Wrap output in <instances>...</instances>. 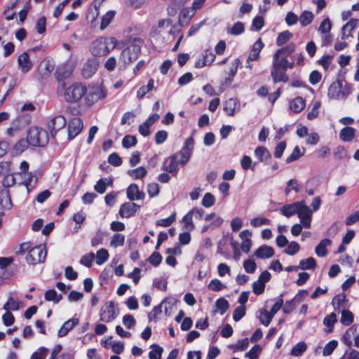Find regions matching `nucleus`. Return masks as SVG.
<instances>
[{"label": "nucleus", "mask_w": 359, "mask_h": 359, "mask_svg": "<svg viewBox=\"0 0 359 359\" xmlns=\"http://www.w3.org/2000/svg\"><path fill=\"white\" fill-rule=\"evenodd\" d=\"M55 64L51 59H44L39 66V73L42 77L49 76L54 70Z\"/></svg>", "instance_id": "obj_26"}, {"label": "nucleus", "mask_w": 359, "mask_h": 359, "mask_svg": "<svg viewBox=\"0 0 359 359\" xmlns=\"http://www.w3.org/2000/svg\"><path fill=\"white\" fill-rule=\"evenodd\" d=\"M274 250L272 247L263 245L259 247L254 253V255L259 259H269L273 256Z\"/></svg>", "instance_id": "obj_27"}, {"label": "nucleus", "mask_w": 359, "mask_h": 359, "mask_svg": "<svg viewBox=\"0 0 359 359\" xmlns=\"http://www.w3.org/2000/svg\"><path fill=\"white\" fill-rule=\"evenodd\" d=\"M118 45V41L113 36H100L94 40L90 46V52L95 57L108 55Z\"/></svg>", "instance_id": "obj_1"}, {"label": "nucleus", "mask_w": 359, "mask_h": 359, "mask_svg": "<svg viewBox=\"0 0 359 359\" xmlns=\"http://www.w3.org/2000/svg\"><path fill=\"white\" fill-rule=\"evenodd\" d=\"M245 30L244 24L241 22H237L233 25L232 27L226 29V33L230 35H240Z\"/></svg>", "instance_id": "obj_45"}, {"label": "nucleus", "mask_w": 359, "mask_h": 359, "mask_svg": "<svg viewBox=\"0 0 359 359\" xmlns=\"http://www.w3.org/2000/svg\"><path fill=\"white\" fill-rule=\"evenodd\" d=\"M241 165L245 170L251 169L252 171H254L255 169L256 163H253L252 165V158L249 156H244L241 160Z\"/></svg>", "instance_id": "obj_56"}, {"label": "nucleus", "mask_w": 359, "mask_h": 359, "mask_svg": "<svg viewBox=\"0 0 359 359\" xmlns=\"http://www.w3.org/2000/svg\"><path fill=\"white\" fill-rule=\"evenodd\" d=\"M264 44L262 41L261 39H258L252 45L250 52L248 55L249 60H257L259 58V53Z\"/></svg>", "instance_id": "obj_30"}, {"label": "nucleus", "mask_w": 359, "mask_h": 359, "mask_svg": "<svg viewBox=\"0 0 359 359\" xmlns=\"http://www.w3.org/2000/svg\"><path fill=\"white\" fill-rule=\"evenodd\" d=\"M299 205V201L286 204L280 208V212L283 215L288 218L297 214Z\"/></svg>", "instance_id": "obj_32"}, {"label": "nucleus", "mask_w": 359, "mask_h": 359, "mask_svg": "<svg viewBox=\"0 0 359 359\" xmlns=\"http://www.w3.org/2000/svg\"><path fill=\"white\" fill-rule=\"evenodd\" d=\"M109 257L108 251L104 248L98 250L95 255V259L97 265H102L105 263Z\"/></svg>", "instance_id": "obj_41"}, {"label": "nucleus", "mask_w": 359, "mask_h": 359, "mask_svg": "<svg viewBox=\"0 0 359 359\" xmlns=\"http://www.w3.org/2000/svg\"><path fill=\"white\" fill-rule=\"evenodd\" d=\"M355 329L353 327L348 328L341 337V341L348 347L352 346V337L355 334Z\"/></svg>", "instance_id": "obj_52"}, {"label": "nucleus", "mask_w": 359, "mask_h": 359, "mask_svg": "<svg viewBox=\"0 0 359 359\" xmlns=\"http://www.w3.org/2000/svg\"><path fill=\"white\" fill-rule=\"evenodd\" d=\"M99 65V61L97 59H88L81 69L82 76L86 79L91 78L97 71Z\"/></svg>", "instance_id": "obj_14"}, {"label": "nucleus", "mask_w": 359, "mask_h": 359, "mask_svg": "<svg viewBox=\"0 0 359 359\" xmlns=\"http://www.w3.org/2000/svg\"><path fill=\"white\" fill-rule=\"evenodd\" d=\"M48 352V348L41 346L32 354L30 359H45Z\"/></svg>", "instance_id": "obj_64"}, {"label": "nucleus", "mask_w": 359, "mask_h": 359, "mask_svg": "<svg viewBox=\"0 0 359 359\" xmlns=\"http://www.w3.org/2000/svg\"><path fill=\"white\" fill-rule=\"evenodd\" d=\"M354 320V316L352 312L348 310H342L340 322L342 325L348 326L350 325Z\"/></svg>", "instance_id": "obj_51"}, {"label": "nucleus", "mask_w": 359, "mask_h": 359, "mask_svg": "<svg viewBox=\"0 0 359 359\" xmlns=\"http://www.w3.org/2000/svg\"><path fill=\"white\" fill-rule=\"evenodd\" d=\"M194 144V140L192 137H189L185 140L182 149L174 155L179 163L184 165L189 160L192 154Z\"/></svg>", "instance_id": "obj_12"}, {"label": "nucleus", "mask_w": 359, "mask_h": 359, "mask_svg": "<svg viewBox=\"0 0 359 359\" xmlns=\"http://www.w3.org/2000/svg\"><path fill=\"white\" fill-rule=\"evenodd\" d=\"M255 156L260 161L268 160L270 157V153L264 147H258L255 150Z\"/></svg>", "instance_id": "obj_43"}, {"label": "nucleus", "mask_w": 359, "mask_h": 359, "mask_svg": "<svg viewBox=\"0 0 359 359\" xmlns=\"http://www.w3.org/2000/svg\"><path fill=\"white\" fill-rule=\"evenodd\" d=\"M118 311L113 302H108L102 307L100 313V320L105 323L113 321L118 316Z\"/></svg>", "instance_id": "obj_13"}, {"label": "nucleus", "mask_w": 359, "mask_h": 359, "mask_svg": "<svg viewBox=\"0 0 359 359\" xmlns=\"http://www.w3.org/2000/svg\"><path fill=\"white\" fill-rule=\"evenodd\" d=\"M29 142L26 138L20 139L18 140L13 147L11 149V154L13 156H18L24 152L29 146Z\"/></svg>", "instance_id": "obj_31"}, {"label": "nucleus", "mask_w": 359, "mask_h": 359, "mask_svg": "<svg viewBox=\"0 0 359 359\" xmlns=\"http://www.w3.org/2000/svg\"><path fill=\"white\" fill-rule=\"evenodd\" d=\"M44 298L48 302H53L54 304H57L62 299V294H57L55 290H48L45 292Z\"/></svg>", "instance_id": "obj_40"}, {"label": "nucleus", "mask_w": 359, "mask_h": 359, "mask_svg": "<svg viewBox=\"0 0 359 359\" xmlns=\"http://www.w3.org/2000/svg\"><path fill=\"white\" fill-rule=\"evenodd\" d=\"M137 138L134 135H126L122 140V146L124 148L128 149L137 144Z\"/></svg>", "instance_id": "obj_57"}, {"label": "nucleus", "mask_w": 359, "mask_h": 359, "mask_svg": "<svg viewBox=\"0 0 359 359\" xmlns=\"http://www.w3.org/2000/svg\"><path fill=\"white\" fill-rule=\"evenodd\" d=\"M305 153V149L302 148V151L299 147H295L291 154L286 158L287 163H291L297 160L299 157L303 156Z\"/></svg>", "instance_id": "obj_53"}, {"label": "nucleus", "mask_w": 359, "mask_h": 359, "mask_svg": "<svg viewBox=\"0 0 359 359\" xmlns=\"http://www.w3.org/2000/svg\"><path fill=\"white\" fill-rule=\"evenodd\" d=\"M147 173V169L143 166H140L135 169L128 170L127 175L133 180H140L144 178Z\"/></svg>", "instance_id": "obj_36"}, {"label": "nucleus", "mask_w": 359, "mask_h": 359, "mask_svg": "<svg viewBox=\"0 0 359 359\" xmlns=\"http://www.w3.org/2000/svg\"><path fill=\"white\" fill-rule=\"evenodd\" d=\"M331 244V241L328 238L323 239L316 247L315 253L318 257H323L327 253V247Z\"/></svg>", "instance_id": "obj_34"}, {"label": "nucleus", "mask_w": 359, "mask_h": 359, "mask_svg": "<svg viewBox=\"0 0 359 359\" xmlns=\"http://www.w3.org/2000/svg\"><path fill=\"white\" fill-rule=\"evenodd\" d=\"M79 323L78 318H72L66 320L57 331V337H63L66 336L71 330H72Z\"/></svg>", "instance_id": "obj_23"}, {"label": "nucleus", "mask_w": 359, "mask_h": 359, "mask_svg": "<svg viewBox=\"0 0 359 359\" xmlns=\"http://www.w3.org/2000/svg\"><path fill=\"white\" fill-rule=\"evenodd\" d=\"M26 138L30 146L42 147L46 146L49 140L47 131L39 126H32L27 131Z\"/></svg>", "instance_id": "obj_3"}, {"label": "nucleus", "mask_w": 359, "mask_h": 359, "mask_svg": "<svg viewBox=\"0 0 359 359\" xmlns=\"http://www.w3.org/2000/svg\"><path fill=\"white\" fill-rule=\"evenodd\" d=\"M83 128L82 120L76 117L71 120L68 126V137L69 140L74 139L77 136Z\"/></svg>", "instance_id": "obj_17"}, {"label": "nucleus", "mask_w": 359, "mask_h": 359, "mask_svg": "<svg viewBox=\"0 0 359 359\" xmlns=\"http://www.w3.org/2000/svg\"><path fill=\"white\" fill-rule=\"evenodd\" d=\"M297 215L304 228L309 229L311 227L313 211L306 205L305 201H299Z\"/></svg>", "instance_id": "obj_11"}, {"label": "nucleus", "mask_w": 359, "mask_h": 359, "mask_svg": "<svg viewBox=\"0 0 359 359\" xmlns=\"http://www.w3.org/2000/svg\"><path fill=\"white\" fill-rule=\"evenodd\" d=\"M30 122V118L24 115H19L13 118L6 130V135L14 137L25 128Z\"/></svg>", "instance_id": "obj_7"}, {"label": "nucleus", "mask_w": 359, "mask_h": 359, "mask_svg": "<svg viewBox=\"0 0 359 359\" xmlns=\"http://www.w3.org/2000/svg\"><path fill=\"white\" fill-rule=\"evenodd\" d=\"M126 240L125 235L122 233H115L111 238L109 245L111 248H116L124 245Z\"/></svg>", "instance_id": "obj_42"}, {"label": "nucleus", "mask_w": 359, "mask_h": 359, "mask_svg": "<svg viewBox=\"0 0 359 359\" xmlns=\"http://www.w3.org/2000/svg\"><path fill=\"white\" fill-rule=\"evenodd\" d=\"M126 195L128 199L130 201L143 200L145 197V194L139 189L136 184H131L128 187Z\"/></svg>", "instance_id": "obj_22"}, {"label": "nucleus", "mask_w": 359, "mask_h": 359, "mask_svg": "<svg viewBox=\"0 0 359 359\" xmlns=\"http://www.w3.org/2000/svg\"><path fill=\"white\" fill-rule=\"evenodd\" d=\"M239 109L240 103L234 98H229L224 102V111L228 116H233Z\"/></svg>", "instance_id": "obj_25"}, {"label": "nucleus", "mask_w": 359, "mask_h": 359, "mask_svg": "<svg viewBox=\"0 0 359 359\" xmlns=\"http://www.w3.org/2000/svg\"><path fill=\"white\" fill-rule=\"evenodd\" d=\"M273 65L277 64L278 66L286 69H292L294 67V62H290L285 55L275 53L273 57Z\"/></svg>", "instance_id": "obj_28"}, {"label": "nucleus", "mask_w": 359, "mask_h": 359, "mask_svg": "<svg viewBox=\"0 0 359 359\" xmlns=\"http://www.w3.org/2000/svg\"><path fill=\"white\" fill-rule=\"evenodd\" d=\"M205 211L200 208H194L189 210L182 219V222L184 224V229L188 231H192L195 229L194 219L201 220L203 218Z\"/></svg>", "instance_id": "obj_9"}, {"label": "nucleus", "mask_w": 359, "mask_h": 359, "mask_svg": "<svg viewBox=\"0 0 359 359\" xmlns=\"http://www.w3.org/2000/svg\"><path fill=\"white\" fill-rule=\"evenodd\" d=\"M262 351V347L256 344L248 352L245 354V358L249 359H257Z\"/></svg>", "instance_id": "obj_63"}, {"label": "nucleus", "mask_w": 359, "mask_h": 359, "mask_svg": "<svg viewBox=\"0 0 359 359\" xmlns=\"http://www.w3.org/2000/svg\"><path fill=\"white\" fill-rule=\"evenodd\" d=\"M290 109L294 113H300L306 107V100L302 97H297L290 102Z\"/></svg>", "instance_id": "obj_29"}, {"label": "nucleus", "mask_w": 359, "mask_h": 359, "mask_svg": "<svg viewBox=\"0 0 359 359\" xmlns=\"http://www.w3.org/2000/svg\"><path fill=\"white\" fill-rule=\"evenodd\" d=\"M215 306L221 315H223L229 309V302L224 298H219L215 302Z\"/></svg>", "instance_id": "obj_59"}, {"label": "nucleus", "mask_w": 359, "mask_h": 359, "mask_svg": "<svg viewBox=\"0 0 359 359\" xmlns=\"http://www.w3.org/2000/svg\"><path fill=\"white\" fill-rule=\"evenodd\" d=\"M11 205L8 192L6 190L0 191V206L4 209L8 210L11 208Z\"/></svg>", "instance_id": "obj_46"}, {"label": "nucleus", "mask_w": 359, "mask_h": 359, "mask_svg": "<svg viewBox=\"0 0 359 359\" xmlns=\"http://www.w3.org/2000/svg\"><path fill=\"white\" fill-rule=\"evenodd\" d=\"M314 15L312 12L304 11L299 18L300 24L303 27H306L311 24L313 20Z\"/></svg>", "instance_id": "obj_47"}, {"label": "nucleus", "mask_w": 359, "mask_h": 359, "mask_svg": "<svg viewBox=\"0 0 359 359\" xmlns=\"http://www.w3.org/2000/svg\"><path fill=\"white\" fill-rule=\"evenodd\" d=\"M256 317L259 320L260 323L265 327H267L271 323L273 318L269 311L266 309H260L256 313Z\"/></svg>", "instance_id": "obj_33"}, {"label": "nucleus", "mask_w": 359, "mask_h": 359, "mask_svg": "<svg viewBox=\"0 0 359 359\" xmlns=\"http://www.w3.org/2000/svg\"><path fill=\"white\" fill-rule=\"evenodd\" d=\"M316 266V262L314 258L309 257L300 260L299 263V269L301 270H310L313 269Z\"/></svg>", "instance_id": "obj_48"}, {"label": "nucleus", "mask_w": 359, "mask_h": 359, "mask_svg": "<svg viewBox=\"0 0 359 359\" xmlns=\"http://www.w3.org/2000/svg\"><path fill=\"white\" fill-rule=\"evenodd\" d=\"M351 93V87L346 82L338 81L332 83L328 88L330 98L340 100L346 99Z\"/></svg>", "instance_id": "obj_5"}, {"label": "nucleus", "mask_w": 359, "mask_h": 359, "mask_svg": "<svg viewBox=\"0 0 359 359\" xmlns=\"http://www.w3.org/2000/svg\"><path fill=\"white\" fill-rule=\"evenodd\" d=\"M287 69L278 66L277 64L273 65L271 69V76L274 83L278 82H287L288 81V76L286 74V70Z\"/></svg>", "instance_id": "obj_16"}, {"label": "nucleus", "mask_w": 359, "mask_h": 359, "mask_svg": "<svg viewBox=\"0 0 359 359\" xmlns=\"http://www.w3.org/2000/svg\"><path fill=\"white\" fill-rule=\"evenodd\" d=\"M107 94V90L102 86H93L85 93V103L88 107H91L99 100L104 99Z\"/></svg>", "instance_id": "obj_6"}, {"label": "nucleus", "mask_w": 359, "mask_h": 359, "mask_svg": "<svg viewBox=\"0 0 359 359\" xmlns=\"http://www.w3.org/2000/svg\"><path fill=\"white\" fill-rule=\"evenodd\" d=\"M250 224L253 227H259L262 226H266L271 224L270 219L265 217H255L250 219Z\"/></svg>", "instance_id": "obj_54"}, {"label": "nucleus", "mask_w": 359, "mask_h": 359, "mask_svg": "<svg viewBox=\"0 0 359 359\" xmlns=\"http://www.w3.org/2000/svg\"><path fill=\"white\" fill-rule=\"evenodd\" d=\"M78 55L76 54H71L69 58L62 65H60L57 69V74L62 78H67L69 76L78 64Z\"/></svg>", "instance_id": "obj_10"}, {"label": "nucleus", "mask_w": 359, "mask_h": 359, "mask_svg": "<svg viewBox=\"0 0 359 359\" xmlns=\"http://www.w3.org/2000/svg\"><path fill=\"white\" fill-rule=\"evenodd\" d=\"M21 307V302L13 297H9L7 302L4 305L3 309L5 311H16Z\"/></svg>", "instance_id": "obj_39"}, {"label": "nucleus", "mask_w": 359, "mask_h": 359, "mask_svg": "<svg viewBox=\"0 0 359 359\" xmlns=\"http://www.w3.org/2000/svg\"><path fill=\"white\" fill-rule=\"evenodd\" d=\"M140 206L134 203H124L119 209V215L122 218H129L134 216Z\"/></svg>", "instance_id": "obj_21"}, {"label": "nucleus", "mask_w": 359, "mask_h": 359, "mask_svg": "<svg viewBox=\"0 0 359 359\" xmlns=\"http://www.w3.org/2000/svg\"><path fill=\"white\" fill-rule=\"evenodd\" d=\"M86 88L80 83H75L67 88L65 93V99L69 102H76L80 100L85 93Z\"/></svg>", "instance_id": "obj_8"}, {"label": "nucleus", "mask_w": 359, "mask_h": 359, "mask_svg": "<svg viewBox=\"0 0 359 359\" xmlns=\"http://www.w3.org/2000/svg\"><path fill=\"white\" fill-rule=\"evenodd\" d=\"M66 125V119L62 116H56L50 119L48 123V128L52 136H54L56 133L62 129Z\"/></svg>", "instance_id": "obj_20"}, {"label": "nucleus", "mask_w": 359, "mask_h": 359, "mask_svg": "<svg viewBox=\"0 0 359 359\" xmlns=\"http://www.w3.org/2000/svg\"><path fill=\"white\" fill-rule=\"evenodd\" d=\"M151 351L149 353V359H161V355L163 353V348L156 345L153 344L151 346Z\"/></svg>", "instance_id": "obj_55"}, {"label": "nucleus", "mask_w": 359, "mask_h": 359, "mask_svg": "<svg viewBox=\"0 0 359 359\" xmlns=\"http://www.w3.org/2000/svg\"><path fill=\"white\" fill-rule=\"evenodd\" d=\"M115 15V11H109L101 18L100 30H104L111 23Z\"/></svg>", "instance_id": "obj_50"}, {"label": "nucleus", "mask_w": 359, "mask_h": 359, "mask_svg": "<svg viewBox=\"0 0 359 359\" xmlns=\"http://www.w3.org/2000/svg\"><path fill=\"white\" fill-rule=\"evenodd\" d=\"M209 290L217 292L225 288V285L217 278L212 279L208 284Z\"/></svg>", "instance_id": "obj_62"}, {"label": "nucleus", "mask_w": 359, "mask_h": 359, "mask_svg": "<svg viewBox=\"0 0 359 359\" xmlns=\"http://www.w3.org/2000/svg\"><path fill=\"white\" fill-rule=\"evenodd\" d=\"M216 57L210 50H206L198 57L195 62L196 68H202L205 66L210 65L215 60Z\"/></svg>", "instance_id": "obj_19"}, {"label": "nucleus", "mask_w": 359, "mask_h": 359, "mask_svg": "<svg viewBox=\"0 0 359 359\" xmlns=\"http://www.w3.org/2000/svg\"><path fill=\"white\" fill-rule=\"evenodd\" d=\"M20 251L27 252L25 260L29 264L33 265L43 262L47 255L45 245H39L32 247L29 242L21 244Z\"/></svg>", "instance_id": "obj_2"}, {"label": "nucleus", "mask_w": 359, "mask_h": 359, "mask_svg": "<svg viewBox=\"0 0 359 359\" xmlns=\"http://www.w3.org/2000/svg\"><path fill=\"white\" fill-rule=\"evenodd\" d=\"M178 163L176 157L170 156L164 161V170L168 172H176Z\"/></svg>", "instance_id": "obj_37"}, {"label": "nucleus", "mask_w": 359, "mask_h": 359, "mask_svg": "<svg viewBox=\"0 0 359 359\" xmlns=\"http://www.w3.org/2000/svg\"><path fill=\"white\" fill-rule=\"evenodd\" d=\"M142 45L143 40L140 38H135L131 40L128 46L122 51L121 60L125 64H129L137 60Z\"/></svg>", "instance_id": "obj_4"}, {"label": "nucleus", "mask_w": 359, "mask_h": 359, "mask_svg": "<svg viewBox=\"0 0 359 359\" xmlns=\"http://www.w3.org/2000/svg\"><path fill=\"white\" fill-rule=\"evenodd\" d=\"M337 320V315L334 313H331L325 316L323 319V325L325 326V332L327 333L332 332Z\"/></svg>", "instance_id": "obj_35"}, {"label": "nucleus", "mask_w": 359, "mask_h": 359, "mask_svg": "<svg viewBox=\"0 0 359 359\" xmlns=\"http://www.w3.org/2000/svg\"><path fill=\"white\" fill-rule=\"evenodd\" d=\"M295 50V44L294 43H290L287 46L278 49L276 50V53L281 54L283 55H285L286 57L290 56Z\"/></svg>", "instance_id": "obj_61"}, {"label": "nucleus", "mask_w": 359, "mask_h": 359, "mask_svg": "<svg viewBox=\"0 0 359 359\" xmlns=\"http://www.w3.org/2000/svg\"><path fill=\"white\" fill-rule=\"evenodd\" d=\"M347 301L344 294H339L335 296L332 302V304L335 311H339L344 307V303Z\"/></svg>", "instance_id": "obj_44"}, {"label": "nucleus", "mask_w": 359, "mask_h": 359, "mask_svg": "<svg viewBox=\"0 0 359 359\" xmlns=\"http://www.w3.org/2000/svg\"><path fill=\"white\" fill-rule=\"evenodd\" d=\"M252 233L249 230H243L239 233V238L241 240V249L243 252H250L252 246Z\"/></svg>", "instance_id": "obj_24"}, {"label": "nucleus", "mask_w": 359, "mask_h": 359, "mask_svg": "<svg viewBox=\"0 0 359 359\" xmlns=\"http://www.w3.org/2000/svg\"><path fill=\"white\" fill-rule=\"evenodd\" d=\"M292 36V33L289 31H285L280 33L276 39V44L278 46H282L288 41Z\"/></svg>", "instance_id": "obj_60"}, {"label": "nucleus", "mask_w": 359, "mask_h": 359, "mask_svg": "<svg viewBox=\"0 0 359 359\" xmlns=\"http://www.w3.org/2000/svg\"><path fill=\"white\" fill-rule=\"evenodd\" d=\"M355 136V129L352 127H345L340 131V139L344 142H349Z\"/></svg>", "instance_id": "obj_38"}, {"label": "nucleus", "mask_w": 359, "mask_h": 359, "mask_svg": "<svg viewBox=\"0 0 359 359\" xmlns=\"http://www.w3.org/2000/svg\"><path fill=\"white\" fill-rule=\"evenodd\" d=\"M307 349V345L304 341L298 342L290 351V354L294 357L301 356Z\"/></svg>", "instance_id": "obj_49"}, {"label": "nucleus", "mask_w": 359, "mask_h": 359, "mask_svg": "<svg viewBox=\"0 0 359 359\" xmlns=\"http://www.w3.org/2000/svg\"><path fill=\"white\" fill-rule=\"evenodd\" d=\"M338 341L337 340H331L325 344L323 348V354L324 356H328L332 353L337 348Z\"/></svg>", "instance_id": "obj_58"}, {"label": "nucleus", "mask_w": 359, "mask_h": 359, "mask_svg": "<svg viewBox=\"0 0 359 359\" xmlns=\"http://www.w3.org/2000/svg\"><path fill=\"white\" fill-rule=\"evenodd\" d=\"M17 63L18 69L24 74L31 71L34 67V63L27 52H23L18 55Z\"/></svg>", "instance_id": "obj_15"}, {"label": "nucleus", "mask_w": 359, "mask_h": 359, "mask_svg": "<svg viewBox=\"0 0 359 359\" xmlns=\"http://www.w3.org/2000/svg\"><path fill=\"white\" fill-rule=\"evenodd\" d=\"M358 19L351 18L341 27V38L342 40L353 37L352 32L358 26Z\"/></svg>", "instance_id": "obj_18"}]
</instances>
